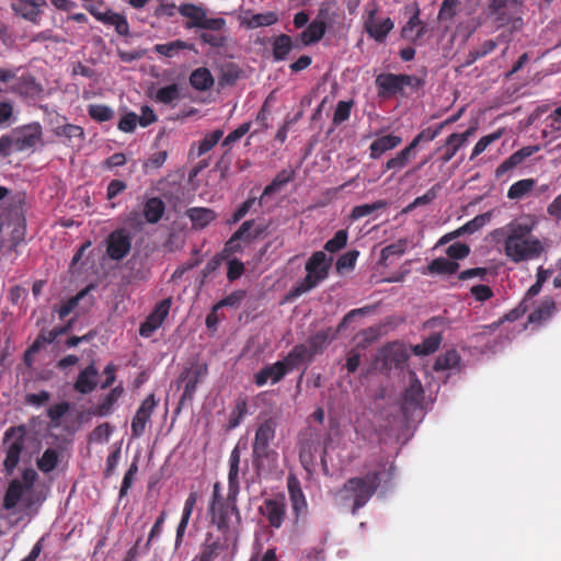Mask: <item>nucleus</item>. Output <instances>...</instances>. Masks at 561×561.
Returning <instances> with one entry per match:
<instances>
[{"instance_id": "nucleus-64", "label": "nucleus", "mask_w": 561, "mask_h": 561, "mask_svg": "<svg viewBox=\"0 0 561 561\" xmlns=\"http://www.w3.org/2000/svg\"><path fill=\"white\" fill-rule=\"evenodd\" d=\"M139 123L138 116L130 112L123 116L118 123V129L124 133H133Z\"/></svg>"}, {"instance_id": "nucleus-14", "label": "nucleus", "mask_w": 561, "mask_h": 561, "mask_svg": "<svg viewBox=\"0 0 561 561\" xmlns=\"http://www.w3.org/2000/svg\"><path fill=\"white\" fill-rule=\"evenodd\" d=\"M409 352L403 344L392 343L379 351L376 362L382 360L383 367L390 369L392 366H402L409 359Z\"/></svg>"}, {"instance_id": "nucleus-50", "label": "nucleus", "mask_w": 561, "mask_h": 561, "mask_svg": "<svg viewBox=\"0 0 561 561\" xmlns=\"http://www.w3.org/2000/svg\"><path fill=\"white\" fill-rule=\"evenodd\" d=\"M179 98L180 91L178 84L175 83L160 88L154 95V100L163 104H170Z\"/></svg>"}, {"instance_id": "nucleus-56", "label": "nucleus", "mask_w": 561, "mask_h": 561, "mask_svg": "<svg viewBox=\"0 0 561 561\" xmlns=\"http://www.w3.org/2000/svg\"><path fill=\"white\" fill-rule=\"evenodd\" d=\"M179 12L183 16L192 19L194 21V26H197L199 21L203 20V18H205L204 9H202L201 7L191 4V3L182 4L179 8Z\"/></svg>"}, {"instance_id": "nucleus-37", "label": "nucleus", "mask_w": 561, "mask_h": 561, "mask_svg": "<svg viewBox=\"0 0 561 561\" xmlns=\"http://www.w3.org/2000/svg\"><path fill=\"white\" fill-rule=\"evenodd\" d=\"M456 15V0H444L438 12V23L444 31L451 30Z\"/></svg>"}, {"instance_id": "nucleus-3", "label": "nucleus", "mask_w": 561, "mask_h": 561, "mask_svg": "<svg viewBox=\"0 0 561 561\" xmlns=\"http://www.w3.org/2000/svg\"><path fill=\"white\" fill-rule=\"evenodd\" d=\"M332 262L333 257L323 251L312 253L305 264L306 276L289 291L288 298H297L328 278Z\"/></svg>"}, {"instance_id": "nucleus-10", "label": "nucleus", "mask_w": 561, "mask_h": 561, "mask_svg": "<svg viewBox=\"0 0 561 561\" xmlns=\"http://www.w3.org/2000/svg\"><path fill=\"white\" fill-rule=\"evenodd\" d=\"M266 227L264 225H256L254 220H245L239 227V229L230 237V239L226 242L222 252L219 254L226 255V259L231 253H238L242 251V248L239 243L240 240H244L247 242H251L256 239L260 234L265 231Z\"/></svg>"}, {"instance_id": "nucleus-63", "label": "nucleus", "mask_w": 561, "mask_h": 561, "mask_svg": "<svg viewBox=\"0 0 561 561\" xmlns=\"http://www.w3.org/2000/svg\"><path fill=\"white\" fill-rule=\"evenodd\" d=\"M203 43L210 45L211 47H224L227 44V36L221 34H214L204 32L199 35Z\"/></svg>"}, {"instance_id": "nucleus-44", "label": "nucleus", "mask_w": 561, "mask_h": 561, "mask_svg": "<svg viewBox=\"0 0 561 561\" xmlns=\"http://www.w3.org/2000/svg\"><path fill=\"white\" fill-rule=\"evenodd\" d=\"M58 461V451L54 448H47L42 457L37 459V467L42 472L48 473L57 467Z\"/></svg>"}, {"instance_id": "nucleus-13", "label": "nucleus", "mask_w": 561, "mask_h": 561, "mask_svg": "<svg viewBox=\"0 0 561 561\" xmlns=\"http://www.w3.org/2000/svg\"><path fill=\"white\" fill-rule=\"evenodd\" d=\"M260 513L265 516L272 527L279 528L286 515V502L283 495L274 499H267L259 508Z\"/></svg>"}, {"instance_id": "nucleus-41", "label": "nucleus", "mask_w": 561, "mask_h": 561, "mask_svg": "<svg viewBox=\"0 0 561 561\" xmlns=\"http://www.w3.org/2000/svg\"><path fill=\"white\" fill-rule=\"evenodd\" d=\"M456 119V115H453L450 116L449 118H447L445 122L440 123L436 128L432 129V128H426L424 130H422L413 140L412 142L410 144V146L412 147V149H415L416 146L422 142V141H431L433 140L439 133L443 128H445L446 126H448L450 123H453L454 121Z\"/></svg>"}, {"instance_id": "nucleus-17", "label": "nucleus", "mask_w": 561, "mask_h": 561, "mask_svg": "<svg viewBox=\"0 0 561 561\" xmlns=\"http://www.w3.org/2000/svg\"><path fill=\"white\" fill-rule=\"evenodd\" d=\"M157 405L153 394H149L137 410L131 421V435L135 438L140 437L146 428L147 422L150 420L151 414Z\"/></svg>"}, {"instance_id": "nucleus-57", "label": "nucleus", "mask_w": 561, "mask_h": 561, "mask_svg": "<svg viewBox=\"0 0 561 561\" xmlns=\"http://www.w3.org/2000/svg\"><path fill=\"white\" fill-rule=\"evenodd\" d=\"M222 135L224 131L221 129H216L207 135L199 144L198 156H202L213 149V147L218 144Z\"/></svg>"}, {"instance_id": "nucleus-26", "label": "nucleus", "mask_w": 561, "mask_h": 561, "mask_svg": "<svg viewBox=\"0 0 561 561\" xmlns=\"http://www.w3.org/2000/svg\"><path fill=\"white\" fill-rule=\"evenodd\" d=\"M419 9L402 27L401 35L404 39L419 43L427 32L426 25L419 19Z\"/></svg>"}, {"instance_id": "nucleus-29", "label": "nucleus", "mask_w": 561, "mask_h": 561, "mask_svg": "<svg viewBox=\"0 0 561 561\" xmlns=\"http://www.w3.org/2000/svg\"><path fill=\"white\" fill-rule=\"evenodd\" d=\"M186 217L192 222L193 228L195 229H204L208 226L213 220L216 219V213L206 207H192L185 211Z\"/></svg>"}, {"instance_id": "nucleus-43", "label": "nucleus", "mask_w": 561, "mask_h": 561, "mask_svg": "<svg viewBox=\"0 0 561 561\" xmlns=\"http://www.w3.org/2000/svg\"><path fill=\"white\" fill-rule=\"evenodd\" d=\"M442 342V336L438 333H434L426 337L422 343L413 346V353L420 356H426L434 353Z\"/></svg>"}, {"instance_id": "nucleus-8", "label": "nucleus", "mask_w": 561, "mask_h": 561, "mask_svg": "<svg viewBox=\"0 0 561 561\" xmlns=\"http://www.w3.org/2000/svg\"><path fill=\"white\" fill-rule=\"evenodd\" d=\"M378 473H369L364 478H351L345 482L343 491L354 497L353 514L368 502L378 489Z\"/></svg>"}, {"instance_id": "nucleus-39", "label": "nucleus", "mask_w": 561, "mask_h": 561, "mask_svg": "<svg viewBox=\"0 0 561 561\" xmlns=\"http://www.w3.org/2000/svg\"><path fill=\"white\" fill-rule=\"evenodd\" d=\"M536 185L534 179H523L511 185L507 192L510 199H520L527 195Z\"/></svg>"}, {"instance_id": "nucleus-22", "label": "nucleus", "mask_w": 561, "mask_h": 561, "mask_svg": "<svg viewBox=\"0 0 561 561\" xmlns=\"http://www.w3.org/2000/svg\"><path fill=\"white\" fill-rule=\"evenodd\" d=\"M13 11L21 18L37 23L46 0H13Z\"/></svg>"}, {"instance_id": "nucleus-16", "label": "nucleus", "mask_w": 561, "mask_h": 561, "mask_svg": "<svg viewBox=\"0 0 561 561\" xmlns=\"http://www.w3.org/2000/svg\"><path fill=\"white\" fill-rule=\"evenodd\" d=\"M424 399V391L421 381L414 373L410 374V383L403 393L402 410L405 414L421 408Z\"/></svg>"}, {"instance_id": "nucleus-33", "label": "nucleus", "mask_w": 561, "mask_h": 561, "mask_svg": "<svg viewBox=\"0 0 561 561\" xmlns=\"http://www.w3.org/2000/svg\"><path fill=\"white\" fill-rule=\"evenodd\" d=\"M242 70L240 67L231 61L225 62L219 66L218 85L224 88L233 85L240 78Z\"/></svg>"}, {"instance_id": "nucleus-49", "label": "nucleus", "mask_w": 561, "mask_h": 561, "mask_svg": "<svg viewBox=\"0 0 561 561\" xmlns=\"http://www.w3.org/2000/svg\"><path fill=\"white\" fill-rule=\"evenodd\" d=\"M358 255L359 252L357 250H352L341 255L335 263L336 272L344 274L352 271L355 267Z\"/></svg>"}, {"instance_id": "nucleus-47", "label": "nucleus", "mask_w": 561, "mask_h": 561, "mask_svg": "<svg viewBox=\"0 0 561 561\" xmlns=\"http://www.w3.org/2000/svg\"><path fill=\"white\" fill-rule=\"evenodd\" d=\"M413 150L414 149H412L410 145L402 149L400 152L397 153L394 158H391L387 161L385 165L386 170L398 171L404 168L410 161Z\"/></svg>"}, {"instance_id": "nucleus-59", "label": "nucleus", "mask_w": 561, "mask_h": 561, "mask_svg": "<svg viewBox=\"0 0 561 561\" xmlns=\"http://www.w3.org/2000/svg\"><path fill=\"white\" fill-rule=\"evenodd\" d=\"M180 380H186V383L184 386L183 394L181 397V402L185 400H191L196 391V387L198 381L196 379L191 378V371L184 370L181 376Z\"/></svg>"}, {"instance_id": "nucleus-60", "label": "nucleus", "mask_w": 561, "mask_h": 561, "mask_svg": "<svg viewBox=\"0 0 561 561\" xmlns=\"http://www.w3.org/2000/svg\"><path fill=\"white\" fill-rule=\"evenodd\" d=\"M245 297L244 290H234L214 306L215 310L221 307H238Z\"/></svg>"}, {"instance_id": "nucleus-2", "label": "nucleus", "mask_w": 561, "mask_h": 561, "mask_svg": "<svg viewBox=\"0 0 561 561\" xmlns=\"http://www.w3.org/2000/svg\"><path fill=\"white\" fill-rule=\"evenodd\" d=\"M368 310L369 307L353 309L343 317L336 329L327 328L318 331L316 334L310 336L308 345L295 346L287 355V362H290L291 365H297L298 362L321 353L333 340H335L340 331L346 329L347 324L353 321L356 316L366 314Z\"/></svg>"}, {"instance_id": "nucleus-36", "label": "nucleus", "mask_w": 561, "mask_h": 561, "mask_svg": "<svg viewBox=\"0 0 561 561\" xmlns=\"http://www.w3.org/2000/svg\"><path fill=\"white\" fill-rule=\"evenodd\" d=\"M165 210L164 203L158 198H149L144 207V216L149 224H157L163 216Z\"/></svg>"}, {"instance_id": "nucleus-24", "label": "nucleus", "mask_w": 561, "mask_h": 561, "mask_svg": "<svg viewBox=\"0 0 561 561\" xmlns=\"http://www.w3.org/2000/svg\"><path fill=\"white\" fill-rule=\"evenodd\" d=\"M98 383L99 371L94 364H91L80 371L73 383V389L81 394H88L95 390Z\"/></svg>"}, {"instance_id": "nucleus-51", "label": "nucleus", "mask_w": 561, "mask_h": 561, "mask_svg": "<svg viewBox=\"0 0 561 561\" xmlns=\"http://www.w3.org/2000/svg\"><path fill=\"white\" fill-rule=\"evenodd\" d=\"M348 233L346 230L341 229L335 232L334 237L328 240L324 244V250L330 253H335L346 247Z\"/></svg>"}, {"instance_id": "nucleus-20", "label": "nucleus", "mask_w": 561, "mask_h": 561, "mask_svg": "<svg viewBox=\"0 0 561 561\" xmlns=\"http://www.w3.org/2000/svg\"><path fill=\"white\" fill-rule=\"evenodd\" d=\"M131 239L124 230H116L108 237L107 254L112 260L119 261L130 251Z\"/></svg>"}, {"instance_id": "nucleus-55", "label": "nucleus", "mask_w": 561, "mask_h": 561, "mask_svg": "<svg viewBox=\"0 0 561 561\" xmlns=\"http://www.w3.org/2000/svg\"><path fill=\"white\" fill-rule=\"evenodd\" d=\"M89 115L98 122H107L114 116V112L110 106L93 104L89 106Z\"/></svg>"}, {"instance_id": "nucleus-58", "label": "nucleus", "mask_w": 561, "mask_h": 561, "mask_svg": "<svg viewBox=\"0 0 561 561\" xmlns=\"http://www.w3.org/2000/svg\"><path fill=\"white\" fill-rule=\"evenodd\" d=\"M407 240L401 239L390 245H387L381 250V262H386L392 255H401L405 252L407 249Z\"/></svg>"}, {"instance_id": "nucleus-34", "label": "nucleus", "mask_w": 561, "mask_h": 561, "mask_svg": "<svg viewBox=\"0 0 561 561\" xmlns=\"http://www.w3.org/2000/svg\"><path fill=\"white\" fill-rule=\"evenodd\" d=\"M295 48V44L289 35L282 34L274 38L272 43V53L276 61L287 59L290 51Z\"/></svg>"}, {"instance_id": "nucleus-11", "label": "nucleus", "mask_w": 561, "mask_h": 561, "mask_svg": "<svg viewBox=\"0 0 561 561\" xmlns=\"http://www.w3.org/2000/svg\"><path fill=\"white\" fill-rule=\"evenodd\" d=\"M171 298L161 300L153 309V311L141 323L139 334L142 337H150L156 330H158L169 314L171 307Z\"/></svg>"}, {"instance_id": "nucleus-9", "label": "nucleus", "mask_w": 561, "mask_h": 561, "mask_svg": "<svg viewBox=\"0 0 561 561\" xmlns=\"http://www.w3.org/2000/svg\"><path fill=\"white\" fill-rule=\"evenodd\" d=\"M422 80L415 76L381 73L376 78L379 95L401 93L404 87L419 89Z\"/></svg>"}, {"instance_id": "nucleus-45", "label": "nucleus", "mask_w": 561, "mask_h": 561, "mask_svg": "<svg viewBox=\"0 0 561 561\" xmlns=\"http://www.w3.org/2000/svg\"><path fill=\"white\" fill-rule=\"evenodd\" d=\"M490 218V213H484L476 216L473 219L469 220L468 222L458 228V237L463 234H471L478 231L483 226H485L486 222H489Z\"/></svg>"}, {"instance_id": "nucleus-31", "label": "nucleus", "mask_w": 561, "mask_h": 561, "mask_svg": "<svg viewBox=\"0 0 561 561\" xmlns=\"http://www.w3.org/2000/svg\"><path fill=\"white\" fill-rule=\"evenodd\" d=\"M402 141L401 137L394 135H386L377 138L370 145V158L378 159L386 151L396 148Z\"/></svg>"}, {"instance_id": "nucleus-32", "label": "nucleus", "mask_w": 561, "mask_h": 561, "mask_svg": "<svg viewBox=\"0 0 561 561\" xmlns=\"http://www.w3.org/2000/svg\"><path fill=\"white\" fill-rule=\"evenodd\" d=\"M188 80L190 84L197 91H207L215 83L210 70L206 67H199L193 70Z\"/></svg>"}, {"instance_id": "nucleus-21", "label": "nucleus", "mask_w": 561, "mask_h": 561, "mask_svg": "<svg viewBox=\"0 0 561 561\" xmlns=\"http://www.w3.org/2000/svg\"><path fill=\"white\" fill-rule=\"evenodd\" d=\"M540 150L539 145L534 146H525L519 150L512 153L507 159H505L495 170V176L497 179L505 175L507 172L512 171L519 164H522L527 158L533 156L534 153Z\"/></svg>"}, {"instance_id": "nucleus-42", "label": "nucleus", "mask_w": 561, "mask_h": 561, "mask_svg": "<svg viewBox=\"0 0 561 561\" xmlns=\"http://www.w3.org/2000/svg\"><path fill=\"white\" fill-rule=\"evenodd\" d=\"M225 549L226 546L222 542H220V540H213L210 537H208L205 540L204 548L202 553L199 554L198 561H213Z\"/></svg>"}, {"instance_id": "nucleus-15", "label": "nucleus", "mask_w": 561, "mask_h": 561, "mask_svg": "<svg viewBox=\"0 0 561 561\" xmlns=\"http://www.w3.org/2000/svg\"><path fill=\"white\" fill-rule=\"evenodd\" d=\"M241 453L239 446H236L229 458V473H228V485H229V495L228 500L232 501L231 511L239 516V511L234 504L237 495L239 493V463H240Z\"/></svg>"}, {"instance_id": "nucleus-62", "label": "nucleus", "mask_w": 561, "mask_h": 561, "mask_svg": "<svg viewBox=\"0 0 561 561\" xmlns=\"http://www.w3.org/2000/svg\"><path fill=\"white\" fill-rule=\"evenodd\" d=\"M247 411L248 407L245 400H239L230 415L229 427H237L240 424L241 419L244 416Z\"/></svg>"}, {"instance_id": "nucleus-28", "label": "nucleus", "mask_w": 561, "mask_h": 561, "mask_svg": "<svg viewBox=\"0 0 561 561\" xmlns=\"http://www.w3.org/2000/svg\"><path fill=\"white\" fill-rule=\"evenodd\" d=\"M278 18L274 12H264L253 14L251 11H245L241 16V25L248 28H257L262 26H270L277 22Z\"/></svg>"}, {"instance_id": "nucleus-46", "label": "nucleus", "mask_w": 561, "mask_h": 561, "mask_svg": "<svg viewBox=\"0 0 561 561\" xmlns=\"http://www.w3.org/2000/svg\"><path fill=\"white\" fill-rule=\"evenodd\" d=\"M387 205L388 204L386 201L380 199V201H376L371 204H363V205L355 206L351 213V218L354 220H357L359 218L369 216L370 214H373L376 210L386 208Z\"/></svg>"}, {"instance_id": "nucleus-35", "label": "nucleus", "mask_w": 561, "mask_h": 561, "mask_svg": "<svg viewBox=\"0 0 561 561\" xmlns=\"http://www.w3.org/2000/svg\"><path fill=\"white\" fill-rule=\"evenodd\" d=\"M98 21L104 24L113 25L115 31L122 36H125L129 33V26L126 18L113 12L112 10H104L102 15L99 16Z\"/></svg>"}, {"instance_id": "nucleus-40", "label": "nucleus", "mask_w": 561, "mask_h": 561, "mask_svg": "<svg viewBox=\"0 0 561 561\" xmlns=\"http://www.w3.org/2000/svg\"><path fill=\"white\" fill-rule=\"evenodd\" d=\"M124 390L123 387L117 386L113 388L103 399V401L99 404L96 409V414L100 416H105L111 413L113 405L116 401L122 397Z\"/></svg>"}, {"instance_id": "nucleus-7", "label": "nucleus", "mask_w": 561, "mask_h": 561, "mask_svg": "<svg viewBox=\"0 0 561 561\" xmlns=\"http://www.w3.org/2000/svg\"><path fill=\"white\" fill-rule=\"evenodd\" d=\"M25 435V425L11 426L4 433L2 445L5 453V458L3 466L4 471L9 476L13 473L14 469L20 462L21 454L24 449Z\"/></svg>"}, {"instance_id": "nucleus-25", "label": "nucleus", "mask_w": 561, "mask_h": 561, "mask_svg": "<svg viewBox=\"0 0 561 561\" xmlns=\"http://www.w3.org/2000/svg\"><path fill=\"white\" fill-rule=\"evenodd\" d=\"M376 10H370L368 18L365 21V30L368 34L378 42H382L388 33L393 28V22L390 18L385 19L381 22L375 20Z\"/></svg>"}, {"instance_id": "nucleus-12", "label": "nucleus", "mask_w": 561, "mask_h": 561, "mask_svg": "<svg viewBox=\"0 0 561 561\" xmlns=\"http://www.w3.org/2000/svg\"><path fill=\"white\" fill-rule=\"evenodd\" d=\"M329 20V10L321 5L316 19L300 34V39L305 46L319 42L327 31V22Z\"/></svg>"}, {"instance_id": "nucleus-19", "label": "nucleus", "mask_w": 561, "mask_h": 561, "mask_svg": "<svg viewBox=\"0 0 561 561\" xmlns=\"http://www.w3.org/2000/svg\"><path fill=\"white\" fill-rule=\"evenodd\" d=\"M9 90L14 94L28 99L39 98L44 92L43 85L30 73L15 78L14 83Z\"/></svg>"}, {"instance_id": "nucleus-6", "label": "nucleus", "mask_w": 561, "mask_h": 561, "mask_svg": "<svg viewBox=\"0 0 561 561\" xmlns=\"http://www.w3.org/2000/svg\"><path fill=\"white\" fill-rule=\"evenodd\" d=\"M490 14L497 27L510 26L511 32L523 27V3L519 0H492Z\"/></svg>"}, {"instance_id": "nucleus-53", "label": "nucleus", "mask_w": 561, "mask_h": 561, "mask_svg": "<svg viewBox=\"0 0 561 561\" xmlns=\"http://www.w3.org/2000/svg\"><path fill=\"white\" fill-rule=\"evenodd\" d=\"M354 105V101H340L336 105V108L333 114V124L340 125L343 122L347 121L351 115V110Z\"/></svg>"}, {"instance_id": "nucleus-27", "label": "nucleus", "mask_w": 561, "mask_h": 561, "mask_svg": "<svg viewBox=\"0 0 561 561\" xmlns=\"http://www.w3.org/2000/svg\"><path fill=\"white\" fill-rule=\"evenodd\" d=\"M41 140L39 125L24 127L16 136L14 146L16 150H25L34 147Z\"/></svg>"}, {"instance_id": "nucleus-38", "label": "nucleus", "mask_w": 561, "mask_h": 561, "mask_svg": "<svg viewBox=\"0 0 561 561\" xmlns=\"http://www.w3.org/2000/svg\"><path fill=\"white\" fill-rule=\"evenodd\" d=\"M556 311V302L552 298L546 297L541 304L528 316L531 323L541 322L549 319Z\"/></svg>"}, {"instance_id": "nucleus-48", "label": "nucleus", "mask_w": 561, "mask_h": 561, "mask_svg": "<svg viewBox=\"0 0 561 561\" xmlns=\"http://www.w3.org/2000/svg\"><path fill=\"white\" fill-rule=\"evenodd\" d=\"M439 190V185H434L424 195L416 197L412 203L402 209V214H408L420 206H425L432 203L436 197Z\"/></svg>"}, {"instance_id": "nucleus-23", "label": "nucleus", "mask_w": 561, "mask_h": 561, "mask_svg": "<svg viewBox=\"0 0 561 561\" xmlns=\"http://www.w3.org/2000/svg\"><path fill=\"white\" fill-rule=\"evenodd\" d=\"M446 254L448 259L440 256L428 264L427 272L430 274L451 275L456 272V243L448 245Z\"/></svg>"}, {"instance_id": "nucleus-30", "label": "nucleus", "mask_w": 561, "mask_h": 561, "mask_svg": "<svg viewBox=\"0 0 561 561\" xmlns=\"http://www.w3.org/2000/svg\"><path fill=\"white\" fill-rule=\"evenodd\" d=\"M287 488L293 504V508L295 513L299 515L306 510L307 503L302 490L300 488V482L294 474L288 476Z\"/></svg>"}, {"instance_id": "nucleus-54", "label": "nucleus", "mask_w": 561, "mask_h": 561, "mask_svg": "<svg viewBox=\"0 0 561 561\" xmlns=\"http://www.w3.org/2000/svg\"><path fill=\"white\" fill-rule=\"evenodd\" d=\"M497 46V43L493 39H488L481 44L479 48H476L474 50L470 51L469 59L467 60L466 65H470L474 62L477 59L482 58L490 53H492Z\"/></svg>"}, {"instance_id": "nucleus-61", "label": "nucleus", "mask_w": 561, "mask_h": 561, "mask_svg": "<svg viewBox=\"0 0 561 561\" xmlns=\"http://www.w3.org/2000/svg\"><path fill=\"white\" fill-rule=\"evenodd\" d=\"M501 137L500 131L492 133L490 135L483 136L474 146L470 159H473L481 154L488 146L497 140Z\"/></svg>"}, {"instance_id": "nucleus-18", "label": "nucleus", "mask_w": 561, "mask_h": 561, "mask_svg": "<svg viewBox=\"0 0 561 561\" xmlns=\"http://www.w3.org/2000/svg\"><path fill=\"white\" fill-rule=\"evenodd\" d=\"M295 365H291L290 362H287V357L284 360L276 362L273 365H268L262 368L254 375V381L257 386L265 385L268 380L272 383L278 382L289 369H291Z\"/></svg>"}, {"instance_id": "nucleus-5", "label": "nucleus", "mask_w": 561, "mask_h": 561, "mask_svg": "<svg viewBox=\"0 0 561 561\" xmlns=\"http://www.w3.org/2000/svg\"><path fill=\"white\" fill-rule=\"evenodd\" d=\"M276 422L272 419L263 422L256 430L252 445L253 466L257 473L267 470L265 461L275 462L277 453L270 447L275 438Z\"/></svg>"}, {"instance_id": "nucleus-52", "label": "nucleus", "mask_w": 561, "mask_h": 561, "mask_svg": "<svg viewBox=\"0 0 561 561\" xmlns=\"http://www.w3.org/2000/svg\"><path fill=\"white\" fill-rule=\"evenodd\" d=\"M187 44L183 41H174L167 44H158L154 46V50L165 57H173L175 56L180 50H183L187 48Z\"/></svg>"}, {"instance_id": "nucleus-4", "label": "nucleus", "mask_w": 561, "mask_h": 561, "mask_svg": "<svg viewBox=\"0 0 561 561\" xmlns=\"http://www.w3.org/2000/svg\"><path fill=\"white\" fill-rule=\"evenodd\" d=\"M37 477V472L28 468L23 470L21 479H13L4 494L3 508L11 511L18 505L24 510L31 508L34 503L32 500L33 486Z\"/></svg>"}, {"instance_id": "nucleus-1", "label": "nucleus", "mask_w": 561, "mask_h": 561, "mask_svg": "<svg viewBox=\"0 0 561 561\" xmlns=\"http://www.w3.org/2000/svg\"><path fill=\"white\" fill-rule=\"evenodd\" d=\"M536 222L531 218L512 220L504 228V252L514 263L538 259L545 251L543 243L533 234Z\"/></svg>"}]
</instances>
